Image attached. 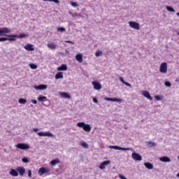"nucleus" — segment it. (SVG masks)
<instances>
[{"label": "nucleus", "instance_id": "f257e3e1", "mask_svg": "<svg viewBox=\"0 0 179 179\" xmlns=\"http://www.w3.org/2000/svg\"><path fill=\"white\" fill-rule=\"evenodd\" d=\"M12 30L8 27L0 28V36H6V37L0 38V42L2 41H16V38H24L29 37V35L26 34H20L19 35L13 34V35H6L10 33Z\"/></svg>", "mask_w": 179, "mask_h": 179}, {"label": "nucleus", "instance_id": "f03ea898", "mask_svg": "<svg viewBox=\"0 0 179 179\" xmlns=\"http://www.w3.org/2000/svg\"><path fill=\"white\" fill-rule=\"evenodd\" d=\"M77 127L83 128V131L85 132H90V131H92V127H90V124H86L83 122L77 123Z\"/></svg>", "mask_w": 179, "mask_h": 179}, {"label": "nucleus", "instance_id": "7ed1b4c3", "mask_svg": "<svg viewBox=\"0 0 179 179\" xmlns=\"http://www.w3.org/2000/svg\"><path fill=\"white\" fill-rule=\"evenodd\" d=\"M16 148L21 149V150H27V149H30V145H29V144L20 143L16 145Z\"/></svg>", "mask_w": 179, "mask_h": 179}, {"label": "nucleus", "instance_id": "20e7f679", "mask_svg": "<svg viewBox=\"0 0 179 179\" xmlns=\"http://www.w3.org/2000/svg\"><path fill=\"white\" fill-rule=\"evenodd\" d=\"M109 149H115V150H132V148H122L118 145H110Z\"/></svg>", "mask_w": 179, "mask_h": 179}, {"label": "nucleus", "instance_id": "39448f33", "mask_svg": "<svg viewBox=\"0 0 179 179\" xmlns=\"http://www.w3.org/2000/svg\"><path fill=\"white\" fill-rule=\"evenodd\" d=\"M159 72H161V73H166L167 72V63L163 62L161 64Z\"/></svg>", "mask_w": 179, "mask_h": 179}, {"label": "nucleus", "instance_id": "423d86ee", "mask_svg": "<svg viewBox=\"0 0 179 179\" xmlns=\"http://www.w3.org/2000/svg\"><path fill=\"white\" fill-rule=\"evenodd\" d=\"M50 171H51L50 169H45L44 167H41L39 169L38 171V174L39 176H43V174H45L47 173H50Z\"/></svg>", "mask_w": 179, "mask_h": 179}, {"label": "nucleus", "instance_id": "0eeeda50", "mask_svg": "<svg viewBox=\"0 0 179 179\" xmlns=\"http://www.w3.org/2000/svg\"><path fill=\"white\" fill-rule=\"evenodd\" d=\"M129 27H131V29H135V30H139L140 29L139 23L136 22L130 21L129 22Z\"/></svg>", "mask_w": 179, "mask_h": 179}, {"label": "nucleus", "instance_id": "6e6552de", "mask_svg": "<svg viewBox=\"0 0 179 179\" xmlns=\"http://www.w3.org/2000/svg\"><path fill=\"white\" fill-rule=\"evenodd\" d=\"M131 157L134 160H136L137 162H141V160H142V156L136 152H133L131 154Z\"/></svg>", "mask_w": 179, "mask_h": 179}, {"label": "nucleus", "instance_id": "1a4fd4ad", "mask_svg": "<svg viewBox=\"0 0 179 179\" xmlns=\"http://www.w3.org/2000/svg\"><path fill=\"white\" fill-rule=\"evenodd\" d=\"M104 100H106V101H117V103H122L124 101V99L118 98L105 97Z\"/></svg>", "mask_w": 179, "mask_h": 179}, {"label": "nucleus", "instance_id": "9d476101", "mask_svg": "<svg viewBox=\"0 0 179 179\" xmlns=\"http://www.w3.org/2000/svg\"><path fill=\"white\" fill-rule=\"evenodd\" d=\"M38 136H48L50 138H54V135L49 131H45V132L40 131L38 133Z\"/></svg>", "mask_w": 179, "mask_h": 179}, {"label": "nucleus", "instance_id": "9b49d317", "mask_svg": "<svg viewBox=\"0 0 179 179\" xmlns=\"http://www.w3.org/2000/svg\"><path fill=\"white\" fill-rule=\"evenodd\" d=\"M110 163H111L110 160L103 161L102 163L100 164L99 166L100 170H104V169H106V166H108V164H110Z\"/></svg>", "mask_w": 179, "mask_h": 179}, {"label": "nucleus", "instance_id": "f8f14e48", "mask_svg": "<svg viewBox=\"0 0 179 179\" xmlns=\"http://www.w3.org/2000/svg\"><path fill=\"white\" fill-rule=\"evenodd\" d=\"M16 171L19 173L20 176H24L26 173V169L23 166L17 167Z\"/></svg>", "mask_w": 179, "mask_h": 179}, {"label": "nucleus", "instance_id": "ddd939ff", "mask_svg": "<svg viewBox=\"0 0 179 179\" xmlns=\"http://www.w3.org/2000/svg\"><path fill=\"white\" fill-rule=\"evenodd\" d=\"M92 83L95 90H100L101 89V84H100V83L97 81H93Z\"/></svg>", "mask_w": 179, "mask_h": 179}, {"label": "nucleus", "instance_id": "4468645a", "mask_svg": "<svg viewBox=\"0 0 179 179\" xmlns=\"http://www.w3.org/2000/svg\"><path fill=\"white\" fill-rule=\"evenodd\" d=\"M142 94L144 97H146L148 100H153V98L150 96V94L148 91H142Z\"/></svg>", "mask_w": 179, "mask_h": 179}, {"label": "nucleus", "instance_id": "2eb2a0df", "mask_svg": "<svg viewBox=\"0 0 179 179\" xmlns=\"http://www.w3.org/2000/svg\"><path fill=\"white\" fill-rule=\"evenodd\" d=\"M34 89H36V90H45V89H47V85L41 84L34 86Z\"/></svg>", "mask_w": 179, "mask_h": 179}, {"label": "nucleus", "instance_id": "dca6fc26", "mask_svg": "<svg viewBox=\"0 0 179 179\" xmlns=\"http://www.w3.org/2000/svg\"><path fill=\"white\" fill-rule=\"evenodd\" d=\"M76 59L79 62L80 64H82L83 62V57L82 56V54L78 53L76 55Z\"/></svg>", "mask_w": 179, "mask_h": 179}, {"label": "nucleus", "instance_id": "f3484780", "mask_svg": "<svg viewBox=\"0 0 179 179\" xmlns=\"http://www.w3.org/2000/svg\"><path fill=\"white\" fill-rule=\"evenodd\" d=\"M24 50L27 51H34V48H33V45L28 43L24 47Z\"/></svg>", "mask_w": 179, "mask_h": 179}, {"label": "nucleus", "instance_id": "a211bd4d", "mask_svg": "<svg viewBox=\"0 0 179 179\" xmlns=\"http://www.w3.org/2000/svg\"><path fill=\"white\" fill-rule=\"evenodd\" d=\"M159 160L161 162H163L164 163H169L171 162V159H170V158H169L168 157H162L159 158Z\"/></svg>", "mask_w": 179, "mask_h": 179}, {"label": "nucleus", "instance_id": "6ab92c4d", "mask_svg": "<svg viewBox=\"0 0 179 179\" xmlns=\"http://www.w3.org/2000/svg\"><path fill=\"white\" fill-rule=\"evenodd\" d=\"M10 175L13 176V177H17V176H19V173H17V171L12 169L10 171Z\"/></svg>", "mask_w": 179, "mask_h": 179}, {"label": "nucleus", "instance_id": "aec40b11", "mask_svg": "<svg viewBox=\"0 0 179 179\" xmlns=\"http://www.w3.org/2000/svg\"><path fill=\"white\" fill-rule=\"evenodd\" d=\"M59 163L60 161L59 159H55L50 162V164H51V166H55L56 164H59Z\"/></svg>", "mask_w": 179, "mask_h": 179}, {"label": "nucleus", "instance_id": "412c9836", "mask_svg": "<svg viewBox=\"0 0 179 179\" xmlns=\"http://www.w3.org/2000/svg\"><path fill=\"white\" fill-rule=\"evenodd\" d=\"M68 69V66L66 64H62L60 66L57 67V71H66Z\"/></svg>", "mask_w": 179, "mask_h": 179}, {"label": "nucleus", "instance_id": "4be33fe9", "mask_svg": "<svg viewBox=\"0 0 179 179\" xmlns=\"http://www.w3.org/2000/svg\"><path fill=\"white\" fill-rule=\"evenodd\" d=\"M144 166L146 169H148V170H152V169H153V164H150V162L144 163Z\"/></svg>", "mask_w": 179, "mask_h": 179}, {"label": "nucleus", "instance_id": "5701e85b", "mask_svg": "<svg viewBox=\"0 0 179 179\" xmlns=\"http://www.w3.org/2000/svg\"><path fill=\"white\" fill-rule=\"evenodd\" d=\"M48 47L50 50H55V48H57V45H55V43H48Z\"/></svg>", "mask_w": 179, "mask_h": 179}, {"label": "nucleus", "instance_id": "b1692460", "mask_svg": "<svg viewBox=\"0 0 179 179\" xmlns=\"http://www.w3.org/2000/svg\"><path fill=\"white\" fill-rule=\"evenodd\" d=\"M47 100H48L47 99V96H44L43 95H40L38 97V101H47Z\"/></svg>", "mask_w": 179, "mask_h": 179}, {"label": "nucleus", "instance_id": "393cba45", "mask_svg": "<svg viewBox=\"0 0 179 179\" xmlns=\"http://www.w3.org/2000/svg\"><path fill=\"white\" fill-rule=\"evenodd\" d=\"M62 78H64V75L62 72H58L55 75V79H62Z\"/></svg>", "mask_w": 179, "mask_h": 179}, {"label": "nucleus", "instance_id": "a878e982", "mask_svg": "<svg viewBox=\"0 0 179 179\" xmlns=\"http://www.w3.org/2000/svg\"><path fill=\"white\" fill-rule=\"evenodd\" d=\"M145 143L148 146V148H153L156 146V143L155 142L147 141Z\"/></svg>", "mask_w": 179, "mask_h": 179}, {"label": "nucleus", "instance_id": "bb28decb", "mask_svg": "<svg viewBox=\"0 0 179 179\" xmlns=\"http://www.w3.org/2000/svg\"><path fill=\"white\" fill-rule=\"evenodd\" d=\"M60 96H62L64 99H71V95L66 92H61Z\"/></svg>", "mask_w": 179, "mask_h": 179}, {"label": "nucleus", "instance_id": "cd10ccee", "mask_svg": "<svg viewBox=\"0 0 179 179\" xmlns=\"http://www.w3.org/2000/svg\"><path fill=\"white\" fill-rule=\"evenodd\" d=\"M18 103H20V104H26V103H27V101L24 99L21 98L18 100Z\"/></svg>", "mask_w": 179, "mask_h": 179}, {"label": "nucleus", "instance_id": "c85d7f7f", "mask_svg": "<svg viewBox=\"0 0 179 179\" xmlns=\"http://www.w3.org/2000/svg\"><path fill=\"white\" fill-rule=\"evenodd\" d=\"M166 9L169 12H176V10L171 6H166Z\"/></svg>", "mask_w": 179, "mask_h": 179}, {"label": "nucleus", "instance_id": "c756f323", "mask_svg": "<svg viewBox=\"0 0 179 179\" xmlns=\"http://www.w3.org/2000/svg\"><path fill=\"white\" fill-rule=\"evenodd\" d=\"M101 54H103V52L98 50L95 52V57H100Z\"/></svg>", "mask_w": 179, "mask_h": 179}, {"label": "nucleus", "instance_id": "7c9ffc66", "mask_svg": "<svg viewBox=\"0 0 179 179\" xmlns=\"http://www.w3.org/2000/svg\"><path fill=\"white\" fill-rule=\"evenodd\" d=\"M66 29H65L64 27H57V31H61L62 33L65 31Z\"/></svg>", "mask_w": 179, "mask_h": 179}, {"label": "nucleus", "instance_id": "2f4dec72", "mask_svg": "<svg viewBox=\"0 0 179 179\" xmlns=\"http://www.w3.org/2000/svg\"><path fill=\"white\" fill-rule=\"evenodd\" d=\"M81 146L83 148H85V149H87V148H89V145H87V143H82Z\"/></svg>", "mask_w": 179, "mask_h": 179}, {"label": "nucleus", "instance_id": "473e14b6", "mask_svg": "<svg viewBox=\"0 0 179 179\" xmlns=\"http://www.w3.org/2000/svg\"><path fill=\"white\" fill-rule=\"evenodd\" d=\"M30 68L31 69H37V65L34 64H31L29 65Z\"/></svg>", "mask_w": 179, "mask_h": 179}, {"label": "nucleus", "instance_id": "72a5a7b5", "mask_svg": "<svg viewBox=\"0 0 179 179\" xmlns=\"http://www.w3.org/2000/svg\"><path fill=\"white\" fill-rule=\"evenodd\" d=\"M165 86H166L167 87H170L171 86V83L169 82V81H166L164 83Z\"/></svg>", "mask_w": 179, "mask_h": 179}, {"label": "nucleus", "instance_id": "f704fd0d", "mask_svg": "<svg viewBox=\"0 0 179 179\" xmlns=\"http://www.w3.org/2000/svg\"><path fill=\"white\" fill-rule=\"evenodd\" d=\"M22 161L23 162V163H29V159L26 157L22 158Z\"/></svg>", "mask_w": 179, "mask_h": 179}, {"label": "nucleus", "instance_id": "c9c22d12", "mask_svg": "<svg viewBox=\"0 0 179 179\" xmlns=\"http://www.w3.org/2000/svg\"><path fill=\"white\" fill-rule=\"evenodd\" d=\"M155 100H157V101H160V100H162V98H161L159 96H158V95H156V96H155Z\"/></svg>", "mask_w": 179, "mask_h": 179}, {"label": "nucleus", "instance_id": "e433bc0d", "mask_svg": "<svg viewBox=\"0 0 179 179\" xmlns=\"http://www.w3.org/2000/svg\"><path fill=\"white\" fill-rule=\"evenodd\" d=\"M71 5L73 6V7L78 6V3L76 2H71Z\"/></svg>", "mask_w": 179, "mask_h": 179}, {"label": "nucleus", "instance_id": "4c0bfd02", "mask_svg": "<svg viewBox=\"0 0 179 179\" xmlns=\"http://www.w3.org/2000/svg\"><path fill=\"white\" fill-rule=\"evenodd\" d=\"M28 177H29V178H31V170H28Z\"/></svg>", "mask_w": 179, "mask_h": 179}, {"label": "nucleus", "instance_id": "58836bf2", "mask_svg": "<svg viewBox=\"0 0 179 179\" xmlns=\"http://www.w3.org/2000/svg\"><path fill=\"white\" fill-rule=\"evenodd\" d=\"M124 85H126V86H128L129 87H131V84L129 83H127V82H125V81L124 83Z\"/></svg>", "mask_w": 179, "mask_h": 179}, {"label": "nucleus", "instance_id": "ea45409f", "mask_svg": "<svg viewBox=\"0 0 179 179\" xmlns=\"http://www.w3.org/2000/svg\"><path fill=\"white\" fill-rule=\"evenodd\" d=\"M64 43H67L69 44H75V43L72 42L71 41H64Z\"/></svg>", "mask_w": 179, "mask_h": 179}, {"label": "nucleus", "instance_id": "a19ab883", "mask_svg": "<svg viewBox=\"0 0 179 179\" xmlns=\"http://www.w3.org/2000/svg\"><path fill=\"white\" fill-rule=\"evenodd\" d=\"M119 79H120V82H122V83H123V84L125 83V81L124 80V78L122 77H120Z\"/></svg>", "mask_w": 179, "mask_h": 179}, {"label": "nucleus", "instance_id": "79ce46f5", "mask_svg": "<svg viewBox=\"0 0 179 179\" xmlns=\"http://www.w3.org/2000/svg\"><path fill=\"white\" fill-rule=\"evenodd\" d=\"M92 100H93L94 103H99V101H97V98L94 97L92 99Z\"/></svg>", "mask_w": 179, "mask_h": 179}, {"label": "nucleus", "instance_id": "37998d69", "mask_svg": "<svg viewBox=\"0 0 179 179\" xmlns=\"http://www.w3.org/2000/svg\"><path fill=\"white\" fill-rule=\"evenodd\" d=\"M119 178H120V179H127V178H125V176H124L122 175H119Z\"/></svg>", "mask_w": 179, "mask_h": 179}, {"label": "nucleus", "instance_id": "c03bdc74", "mask_svg": "<svg viewBox=\"0 0 179 179\" xmlns=\"http://www.w3.org/2000/svg\"><path fill=\"white\" fill-rule=\"evenodd\" d=\"M31 103H33V104H37V100L33 99V100L31 101Z\"/></svg>", "mask_w": 179, "mask_h": 179}, {"label": "nucleus", "instance_id": "a18cd8bd", "mask_svg": "<svg viewBox=\"0 0 179 179\" xmlns=\"http://www.w3.org/2000/svg\"><path fill=\"white\" fill-rule=\"evenodd\" d=\"M34 132H38V129L34 128L33 129Z\"/></svg>", "mask_w": 179, "mask_h": 179}, {"label": "nucleus", "instance_id": "49530a36", "mask_svg": "<svg viewBox=\"0 0 179 179\" xmlns=\"http://www.w3.org/2000/svg\"><path fill=\"white\" fill-rule=\"evenodd\" d=\"M53 2H55V3H59V1L58 0H53Z\"/></svg>", "mask_w": 179, "mask_h": 179}, {"label": "nucleus", "instance_id": "de8ad7c7", "mask_svg": "<svg viewBox=\"0 0 179 179\" xmlns=\"http://www.w3.org/2000/svg\"><path fill=\"white\" fill-rule=\"evenodd\" d=\"M176 15H177V16H179V13H177Z\"/></svg>", "mask_w": 179, "mask_h": 179}, {"label": "nucleus", "instance_id": "09e8293b", "mask_svg": "<svg viewBox=\"0 0 179 179\" xmlns=\"http://www.w3.org/2000/svg\"><path fill=\"white\" fill-rule=\"evenodd\" d=\"M49 1H50V2H53L54 1V0H49Z\"/></svg>", "mask_w": 179, "mask_h": 179}, {"label": "nucleus", "instance_id": "8fccbe9b", "mask_svg": "<svg viewBox=\"0 0 179 179\" xmlns=\"http://www.w3.org/2000/svg\"><path fill=\"white\" fill-rule=\"evenodd\" d=\"M43 1H50V0H43Z\"/></svg>", "mask_w": 179, "mask_h": 179}, {"label": "nucleus", "instance_id": "3c124183", "mask_svg": "<svg viewBox=\"0 0 179 179\" xmlns=\"http://www.w3.org/2000/svg\"><path fill=\"white\" fill-rule=\"evenodd\" d=\"M178 36H179V31H178Z\"/></svg>", "mask_w": 179, "mask_h": 179}]
</instances>
